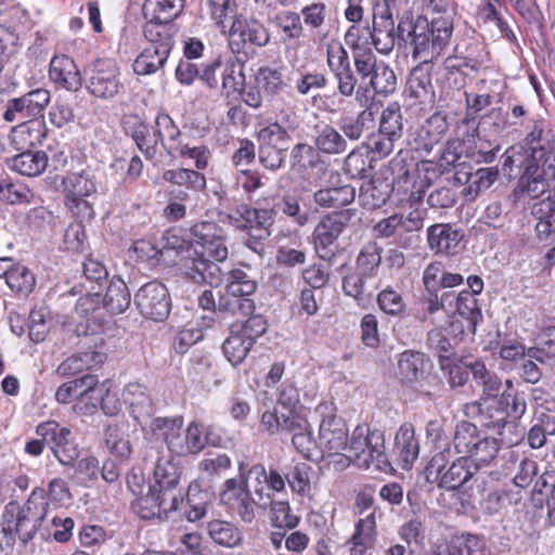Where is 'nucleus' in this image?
Listing matches in <instances>:
<instances>
[{"instance_id": "f257e3e1", "label": "nucleus", "mask_w": 555, "mask_h": 555, "mask_svg": "<svg viewBox=\"0 0 555 555\" xmlns=\"http://www.w3.org/2000/svg\"><path fill=\"white\" fill-rule=\"evenodd\" d=\"M194 244L201 249H194L184 260L185 274L197 284L218 286L223 281V272L218 262L228 259L224 230L215 222L203 221L191 228Z\"/></svg>"}, {"instance_id": "f03ea898", "label": "nucleus", "mask_w": 555, "mask_h": 555, "mask_svg": "<svg viewBox=\"0 0 555 555\" xmlns=\"http://www.w3.org/2000/svg\"><path fill=\"white\" fill-rule=\"evenodd\" d=\"M453 23L448 18H431L409 14L400 17L397 37L403 41L414 61L434 63L449 47Z\"/></svg>"}, {"instance_id": "7ed1b4c3", "label": "nucleus", "mask_w": 555, "mask_h": 555, "mask_svg": "<svg viewBox=\"0 0 555 555\" xmlns=\"http://www.w3.org/2000/svg\"><path fill=\"white\" fill-rule=\"evenodd\" d=\"M182 417H155L151 423V431L162 437L168 450L178 456L196 455L207 444L221 443V437L215 434L212 426L193 421L182 430Z\"/></svg>"}, {"instance_id": "20e7f679", "label": "nucleus", "mask_w": 555, "mask_h": 555, "mask_svg": "<svg viewBox=\"0 0 555 555\" xmlns=\"http://www.w3.org/2000/svg\"><path fill=\"white\" fill-rule=\"evenodd\" d=\"M257 289V282L245 271L234 269L229 271L225 294L215 300L211 291H204L198 297V305L204 310H214L231 315L246 317L255 311V301L250 298Z\"/></svg>"}, {"instance_id": "39448f33", "label": "nucleus", "mask_w": 555, "mask_h": 555, "mask_svg": "<svg viewBox=\"0 0 555 555\" xmlns=\"http://www.w3.org/2000/svg\"><path fill=\"white\" fill-rule=\"evenodd\" d=\"M346 456L353 460L359 467H370L375 464L382 468L388 464L385 453V437L379 429L371 430L366 425H358L346 448Z\"/></svg>"}, {"instance_id": "423d86ee", "label": "nucleus", "mask_w": 555, "mask_h": 555, "mask_svg": "<svg viewBox=\"0 0 555 555\" xmlns=\"http://www.w3.org/2000/svg\"><path fill=\"white\" fill-rule=\"evenodd\" d=\"M320 418L318 446L324 454H341L348 447V427L331 402H321L314 410Z\"/></svg>"}, {"instance_id": "0eeeda50", "label": "nucleus", "mask_w": 555, "mask_h": 555, "mask_svg": "<svg viewBox=\"0 0 555 555\" xmlns=\"http://www.w3.org/2000/svg\"><path fill=\"white\" fill-rule=\"evenodd\" d=\"M430 369L431 363L423 352L405 350L399 354L396 374L402 385L411 387L422 397L433 399L430 384L436 377L430 374Z\"/></svg>"}, {"instance_id": "6e6552de", "label": "nucleus", "mask_w": 555, "mask_h": 555, "mask_svg": "<svg viewBox=\"0 0 555 555\" xmlns=\"http://www.w3.org/2000/svg\"><path fill=\"white\" fill-rule=\"evenodd\" d=\"M87 90L98 99L113 100L125 93V85L120 79V68L109 59H98L85 69Z\"/></svg>"}, {"instance_id": "1a4fd4ad", "label": "nucleus", "mask_w": 555, "mask_h": 555, "mask_svg": "<svg viewBox=\"0 0 555 555\" xmlns=\"http://www.w3.org/2000/svg\"><path fill=\"white\" fill-rule=\"evenodd\" d=\"M223 490L220 493V500L234 511L244 522H251L255 518V508H266L270 503V494L262 493V488L255 487L254 494L247 489V480L240 485L235 478H230L224 482Z\"/></svg>"}, {"instance_id": "9d476101", "label": "nucleus", "mask_w": 555, "mask_h": 555, "mask_svg": "<svg viewBox=\"0 0 555 555\" xmlns=\"http://www.w3.org/2000/svg\"><path fill=\"white\" fill-rule=\"evenodd\" d=\"M36 433L62 465L72 466L79 457L80 450L76 436L68 427L61 426L55 421H49L39 424Z\"/></svg>"}, {"instance_id": "9b49d317", "label": "nucleus", "mask_w": 555, "mask_h": 555, "mask_svg": "<svg viewBox=\"0 0 555 555\" xmlns=\"http://www.w3.org/2000/svg\"><path fill=\"white\" fill-rule=\"evenodd\" d=\"M18 503L16 501L9 502L1 516V532L4 541L0 542L1 550H12L16 539L24 545L31 541L37 532H42V525L36 522L35 519L25 517L21 513H16Z\"/></svg>"}, {"instance_id": "f8f14e48", "label": "nucleus", "mask_w": 555, "mask_h": 555, "mask_svg": "<svg viewBox=\"0 0 555 555\" xmlns=\"http://www.w3.org/2000/svg\"><path fill=\"white\" fill-rule=\"evenodd\" d=\"M326 65L337 83V91L341 96H353V88L358 78L351 67L348 51L341 42L331 40L326 44Z\"/></svg>"}, {"instance_id": "ddd939ff", "label": "nucleus", "mask_w": 555, "mask_h": 555, "mask_svg": "<svg viewBox=\"0 0 555 555\" xmlns=\"http://www.w3.org/2000/svg\"><path fill=\"white\" fill-rule=\"evenodd\" d=\"M134 304L144 318L156 322L166 320L171 310L168 289L157 281L141 286L134 294Z\"/></svg>"}, {"instance_id": "4468645a", "label": "nucleus", "mask_w": 555, "mask_h": 555, "mask_svg": "<svg viewBox=\"0 0 555 555\" xmlns=\"http://www.w3.org/2000/svg\"><path fill=\"white\" fill-rule=\"evenodd\" d=\"M527 410L524 392L519 391L512 379H506L501 395L493 401L492 409L485 411V416L490 420L489 425L502 426L507 418L518 420Z\"/></svg>"}, {"instance_id": "2eb2a0df", "label": "nucleus", "mask_w": 555, "mask_h": 555, "mask_svg": "<svg viewBox=\"0 0 555 555\" xmlns=\"http://www.w3.org/2000/svg\"><path fill=\"white\" fill-rule=\"evenodd\" d=\"M227 219L231 225L246 231L249 236L266 240L271 234L270 228L274 221V212L272 209L251 208L244 204L234 212L227 215Z\"/></svg>"}, {"instance_id": "dca6fc26", "label": "nucleus", "mask_w": 555, "mask_h": 555, "mask_svg": "<svg viewBox=\"0 0 555 555\" xmlns=\"http://www.w3.org/2000/svg\"><path fill=\"white\" fill-rule=\"evenodd\" d=\"M354 216V209H345L328 214L320 220L313 232V242L322 259L327 258V248L335 243Z\"/></svg>"}, {"instance_id": "f3484780", "label": "nucleus", "mask_w": 555, "mask_h": 555, "mask_svg": "<svg viewBox=\"0 0 555 555\" xmlns=\"http://www.w3.org/2000/svg\"><path fill=\"white\" fill-rule=\"evenodd\" d=\"M448 130L447 116L435 113L412 133L409 145L413 151L426 156L443 140Z\"/></svg>"}, {"instance_id": "a211bd4d", "label": "nucleus", "mask_w": 555, "mask_h": 555, "mask_svg": "<svg viewBox=\"0 0 555 555\" xmlns=\"http://www.w3.org/2000/svg\"><path fill=\"white\" fill-rule=\"evenodd\" d=\"M466 366L469 367L474 379L482 389L479 401L474 402L470 408L483 415L485 411L492 409V403L501 395L504 384L494 372L486 367L482 361L476 360L473 363H466Z\"/></svg>"}, {"instance_id": "6ab92c4d", "label": "nucleus", "mask_w": 555, "mask_h": 555, "mask_svg": "<svg viewBox=\"0 0 555 555\" xmlns=\"http://www.w3.org/2000/svg\"><path fill=\"white\" fill-rule=\"evenodd\" d=\"M270 41L268 29L256 20L235 18L230 28V47L240 53L246 46L264 47Z\"/></svg>"}, {"instance_id": "aec40b11", "label": "nucleus", "mask_w": 555, "mask_h": 555, "mask_svg": "<svg viewBox=\"0 0 555 555\" xmlns=\"http://www.w3.org/2000/svg\"><path fill=\"white\" fill-rule=\"evenodd\" d=\"M62 184L72 203L70 207L75 206L79 211L85 209L88 217H92L93 210L83 197L96 192L98 182L94 173L89 169L81 172H70L63 178Z\"/></svg>"}, {"instance_id": "412c9836", "label": "nucleus", "mask_w": 555, "mask_h": 555, "mask_svg": "<svg viewBox=\"0 0 555 555\" xmlns=\"http://www.w3.org/2000/svg\"><path fill=\"white\" fill-rule=\"evenodd\" d=\"M387 7L384 11L374 12L372 26H366L371 44L380 54H389L395 47L396 28L395 21Z\"/></svg>"}, {"instance_id": "4be33fe9", "label": "nucleus", "mask_w": 555, "mask_h": 555, "mask_svg": "<svg viewBox=\"0 0 555 555\" xmlns=\"http://www.w3.org/2000/svg\"><path fill=\"white\" fill-rule=\"evenodd\" d=\"M462 230L451 223H436L427 229L428 246L436 254L454 255L461 249Z\"/></svg>"}, {"instance_id": "5701e85b", "label": "nucleus", "mask_w": 555, "mask_h": 555, "mask_svg": "<svg viewBox=\"0 0 555 555\" xmlns=\"http://www.w3.org/2000/svg\"><path fill=\"white\" fill-rule=\"evenodd\" d=\"M165 181L177 185L179 189L171 190L170 194L180 201L190 198V191L201 192L206 188V178L197 170L178 168L166 170L163 175Z\"/></svg>"}, {"instance_id": "b1692460", "label": "nucleus", "mask_w": 555, "mask_h": 555, "mask_svg": "<svg viewBox=\"0 0 555 555\" xmlns=\"http://www.w3.org/2000/svg\"><path fill=\"white\" fill-rule=\"evenodd\" d=\"M48 135L43 118H30L14 126L10 132V141L15 150L31 149L41 145Z\"/></svg>"}, {"instance_id": "393cba45", "label": "nucleus", "mask_w": 555, "mask_h": 555, "mask_svg": "<svg viewBox=\"0 0 555 555\" xmlns=\"http://www.w3.org/2000/svg\"><path fill=\"white\" fill-rule=\"evenodd\" d=\"M49 77L57 86L76 92L82 86V77L74 60L65 54L52 57Z\"/></svg>"}, {"instance_id": "a878e982", "label": "nucleus", "mask_w": 555, "mask_h": 555, "mask_svg": "<svg viewBox=\"0 0 555 555\" xmlns=\"http://www.w3.org/2000/svg\"><path fill=\"white\" fill-rule=\"evenodd\" d=\"M476 472V465L467 456H461L441 474L438 487L447 490L466 488Z\"/></svg>"}, {"instance_id": "bb28decb", "label": "nucleus", "mask_w": 555, "mask_h": 555, "mask_svg": "<svg viewBox=\"0 0 555 555\" xmlns=\"http://www.w3.org/2000/svg\"><path fill=\"white\" fill-rule=\"evenodd\" d=\"M425 215L423 209H413L406 215L398 214L401 248L413 249L420 245Z\"/></svg>"}, {"instance_id": "cd10ccee", "label": "nucleus", "mask_w": 555, "mask_h": 555, "mask_svg": "<svg viewBox=\"0 0 555 555\" xmlns=\"http://www.w3.org/2000/svg\"><path fill=\"white\" fill-rule=\"evenodd\" d=\"M178 28L173 23L145 20L143 35L151 47L171 52Z\"/></svg>"}, {"instance_id": "c85d7f7f", "label": "nucleus", "mask_w": 555, "mask_h": 555, "mask_svg": "<svg viewBox=\"0 0 555 555\" xmlns=\"http://www.w3.org/2000/svg\"><path fill=\"white\" fill-rule=\"evenodd\" d=\"M21 153L9 160V167L26 177L40 176L48 166V156L43 151H33L31 149L20 150Z\"/></svg>"}, {"instance_id": "c756f323", "label": "nucleus", "mask_w": 555, "mask_h": 555, "mask_svg": "<svg viewBox=\"0 0 555 555\" xmlns=\"http://www.w3.org/2000/svg\"><path fill=\"white\" fill-rule=\"evenodd\" d=\"M392 191V182L386 178L376 177L361 186L359 198L363 207L376 209L388 202Z\"/></svg>"}, {"instance_id": "7c9ffc66", "label": "nucleus", "mask_w": 555, "mask_h": 555, "mask_svg": "<svg viewBox=\"0 0 555 555\" xmlns=\"http://www.w3.org/2000/svg\"><path fill=\"white\" fill-rule=\"evenodd\" d=\"M376 539V521L374 512L360 518L354 527V532L350 537L351 555H364V553L374 545Z\"/></svg>"}, {"instance_id": "2f4dec72", "label": "nucleus", "mask_w": 555, "mask_h": 555, "mask_svg": "<svg viewBox=\"0 0 555 555\" xmlns=\"http://www.w3.org/2000/svg\"><path fill=\"white\" fill-rule=\"evenodd\" d=\"M550 130L545 119L531 118L526 127L524 143L531 153V158L542 159L550 143Z\"/></svg>"}, {"instance_id": "473e14b6", "label": "nucleus", "mask_w": 555, "mask_h": 555, "mask_svg": "<svg viewBox=\"0 0 555 555\" xmlns=\"http://www.w3.org/2000/svg\"><path fill=\"white\" fill-rule=\"evenodd\" d=\"M395 447L402 462V467H411L420 453V444L415 438L414 426L411 423H404L400 426L395 437Z\"/></svg>"}, {"instance_id": "72a5a7b5", "label": "nucleus", "mask_w": 555, "mask_h": 555, "mask_svg": "<svg viewBox=\"0 0 555 555\" xmlns=\"http://www.w3.org/2000/svg\"><path fill=\"white\" fill-rule=\"evenodd\" d=\"M539 159H528L525 170L519 179V186L530 197L543 195L552 186V182L540 170Z\"/></svg>"}, {"instance_id": "f704fd0d", "label": "nucleus", "mask_w": 555, "mask_h": 555, "mask_svg": "<svg viewBox=\"0 0 555 555\" xmlns=\"http://www.w3.org/2000/svg\"><path fill=\"white\" fill-rule=\"evenodd\" d=\"M125 422L108 424L104 430V442L108 451L116 457L126 461L132 449Z\"/></svg>"}, {"instance_id": "c9c22d12", "label": "nucleus", "mask_w": 555, "mask_h": 555, "mask_svg": "<svg viewBox=\"0 0 555 555\" xmlns=\"http://www.w3.org/2000/svg\"><path fill=\"white\" fill-rule=\"evenodd\" d=\"M155 137L165 151L175 156L181 144L182 133L172 118L166 113H159L155 119Z\"/></svg>"}, {"instance_id": "e433bc0d", "label": "nucleus", "mask_w": 555, "mask_h": 555, "mask_svg": "<svg viewBox=\"0 0 555 555\" xmlns=\"http://www.w3.org/2000/svg\"><path fill=\"white\" fill-rule=\"evenodd\" d=\"M454 312L465 322V328L468 333L475 334L477 325L482 321V312L473 293L454 294Z\"/></svg>"}, {"instance_id": "4c0bfd02", "label": "nucleus", "mask_w": 555, "mask_h": 555, "mask_svg": "<svg viewBox=\"0 0 555 555\" xmlns=\"http://www.w3.org/2000/svg\"><path fill=\"white\" fill-rule=\"evenodd\" d=\"M241 328L231 324L230 334L222 344L223 353L232 365L242 363L254 346L251 340L241 333Z\"/></svg>"}, {"instance_id": "58836bf2", "label": "nucleus", "mask_w": 555, "mask_h": 555, "mask_svg": "<svg viewBox=\"0 0 555 555\" xmlns=\"http://www.w3.org/2000/svg\"><path fill=\"white\" fill-rule=\"evenodd\" d=\"M185 0H145L142 8L145 20L169 22L183 11Z\"/></svg>"}, {"instance_id": "ea45409f", "label": "nucleus", "mask_w": 555, "mask_h": 555, "mask_svg": "<svg viewBox=\"0 0 555 555\" xmlns=\"http://www.w3.org/2000/svg\"><path fill=\"white\" fill-rule=\"evenodd\" d=\"M356 189L349 184L320 189L313 194L314 202L324 208H340L351 204Z\"/></svg>"}, {"instance_id": "a19ab883", "label": "nucleus", "mask_w": 555, "mask_h": 555, "mask_svg": "<svg viewBox=\"0 0 555 555\" xmlns=\"http://www.w3.org/2000/svg\"><path fill=\"white\" fill-rule=\"evenodd\" d=\"M130 304L131 296L127 284L124 280L114 278L103 296L105 309L113 314H119L125 312Z\"/></svg>"}, {"instance_id": "79ce46f5", "label": "nucleus", "mask_w": 555, "mask_h": 555, "mask_svg": "<svg viewBox=\"0 0 555 555\" xmlns=\"http://www.w3.org/2000/svg\"><path fill=\"white\" fill-rule=\"evenodd\" d=\"M375 121L374 107L362 109L356 117H345L339 121V129L345 139L359 140L365 130L373 128Z\"/></svg>"}, {"instance_id": "37998d69", "label": "nucleus", "mask_w": 555, "mask_h": 555, "mask_svg": "<svg viewBox=\"0 0 555 555\" xmlns=\"http://www.w3.org/2000/svg\"><path fill=\"white\" fill-rule=\"evenodd\" d=\"M314 144L318 151L328 155L343 154L348 150L345 137L331 125H324L317 130Z\"/></svg>"}, {"instance_id": "c03bdc74", "label": "nucleus", "mask_w": 555, "mask_h": 555, "mask_svg": "<svg viewBox=\"0 0 555 555\" xmlns=\"http://www.w3.org/2000/svg\"><path fill=\"white\" fill-rule=\"evenodd\" d=\"M430 64L418 62L409 75L408 87L411 96L417 100H426L433 93Z\"/></svg>"}, {"instance_id": "a18cd8bd", "label": "nucleus", "mask_w": 555, "mask_h": 555, "mask_svg": "<svg viewBox=\"0 0 555 555\" xmlns=\"http://www.w3.org/2000/svg\"><path fill=\"white\" fill-rule=\"evenodd\" d=\"M169 52L149 46L134 60L133 70L138 75H152L166 64Z\"/></svg>"}, {"instance_id": "49530a36", "label": "nucleus", "mask_w": 555, "mask_h": 555, "mask_svg": "<svg viewBox=\"0 0 555 555\" xmlns=\"http://www.w3.org/2000/svg\"><path fill=\"white\" fill-rule=\"evenodd\" d=\"M175 242L170 243V238H167V243L162 247H158L155 243L150 240H139L133 244V250L138 255V258L142 260L158 259L160 256L169 254L171 250L180 253L184 248V242L179 240L177 236H172Z\"/></svg>"}, {"instance_id": "de8ad7c7", "label": "nucleus", "mask_w": 555, "mask_h": 555, "mask_svg": "<svg viewBox=\"0 0 555 555\" xmlns=\"http://www.w3.org/2000/svg\"><path fill=\"white\" fill-rule=\"evenodd\" d=\"M378 131L400 140L403 134V115L398 102H390L383 109L379 117Z\"/></svg>"}, {"instance_id": "09e8293b", "label": "nucleus", "mask_w": 555, "mask_h": 555, "mask_svg": "<svg viewBox=\"0 0 555 555\" xmlns=\"http://www.w3.org/2000/svg\"><path fill=\"white\" fill-rule=\"evenodd\" d=\"M49 508L50 505L46 499L44 490L36 488L31 491L30 495L23 505L18 504V509H16V513H21L25 517L35 519L36 522H39L43 526L48 518Z\"/></svg>"}, {"instance_id": "8fccbe9b", "label": "nucleus", "mask_w": 555, "mask_h": 555, "mask_svg": "<svg viewBox=\"0 0 555 555\" xmlns=\"http://www.w3.org/2000/svg\"><path fill=\"white\" fill-rule=\"evenodd\" d=\"M482 435L483 433L475 424L466 421L460 422L453 437L455 450L457 453L464 454L463 456H468Z\"/></svg>"}, {"instance_id": "3c124183", "label": "nucleus", "mask_w": 555, "mask_h": 555, "mask_svg": "<svg viewBox=\"0 0 555 555\" xmlns=\"http://www.w3.org/2000/svg\"><path fill=\"white\" fill-rule=\"evenodd\" d=\"M383 248L376 242L365 243L356 259V270L362 275L376 276L382 263Z\"/></svg>"}, {"instance_id": "603ef678", "label": "nucleus", "mask_w": 555, "mask_h": 555, "mask_svg": "<svg viewBox=\"0 0 555 555\" xmlns=\"http://www.w3.org/2000/svg\"><path fill=\"white\" fill-rule=\"evenodd\" d=\"M105 357L104 353L98 351L74 354L59 365L57 372L62 375H76L92 365L102 363Z\"/></svg>"}, {"instance_id": "864d4df0", "label": "nucleus", "mask_w": 555, "mask_h": 555, "mask_svg": "<svg viewBox=\"0 0 555 555\" xmlns=\"http://www.w3.org/2000/svg\"><path fill=\"white\" fill-rule=\"evenodd\" d=\"M133 398L130 401V413L133 420L142 427H151L154 414V403L150 395L145 393L140 386H135L132 392Z\"/></svg>"}, {"instance_id": "5fc2aeb1", "label": "nucleus", "mask_w": 555, "mask_h": 555, "mask_svg": "<svg viewBox=\"0 0 555 555\" xmlns=\"http://www.w3.org/2000/svg\"><path fill=\"white\" fill-rule=\"evenodd\" d=\"M508 126L507 113L501 107L491 108L480 116L477 133L485 137H496L502 134Z\"/></svg>"}, {"instance_id": "6e6d98bb", "label": "nucleus", "mask_w": 555, "mask_h": 555, "mask_svg": "<svg viewBox=\"0 0 555 555\" xmlns=\"http://www.w3.org/2000/svg\"><path fill=\"white\" fill-rule=\"evenodd\" d=\"M443 547L447 555H486L483 542L474 534L455 535Z\"/></svg>"}, {"instance_id": "4d7b16f0", "label": "nucleus", "mask_w": 555, "mask_h": 555, "mask_svg": "<svg viewBox=\"0 0 555 555\" xmlns=\"http://www.w3.org/2000/svg\"><path fill=\"white\" fill-rule=\"evenodd\" d=\"M366 83L373 89L374 94L387 96L397 89V76L388 64L379 61L374 75Z\"/></svg>"}, {"instance_id": "13d9d810", "label": "nucleus", "mask_w": 555, "mask_h": 555, "mask_svg": "<svg viewBox=\"0 0 555 555\" xmlns=\"http://www.w3.org/2000/svg\"><path fill=\"white\" fill-rule=\"evenodd\" d=\"M208 534L216 543L227 547L236 546L242 540V533L234 525L218 519L208 524Z\"/></svg>"}, {"instance_id": "bf43d9fd", "label": "nucleus", "mask_w": 555, "mask_h": 555, "mask_svg": "<svg viewBox=\"0 0 555 555\" xmlns=\"http://www.w3.org/2000/svg\"><path fill=\"white\" fill-rule=\"evenodd\" d=\"M5 283L12 292L29 294L36 285V279L28 268L13 262L5 278Z\"/></svg>"}, {"instance_id": "052dcab7", "label": "nucleus", "mask_w": 555, "mask_h": 555, "mask_svg": "<svg viewBox=\"0 0 555 555\" xmlns=\"http://www.w3.org/2000/svg\"><path fill=\"white\" fill-rule=\"evenodd\" d=\"M500 450V442L496 438L487 436L483 434L480 437L477 446L473 449L470 454L467 456L477 469L481 466H488L492 461L496 459Z\"/></svg>"}, {"instance_id": "680f3d73", "label": "nucleus", "mask_w": 555, "mask_h": 555, "mask_svg": "<svg viewBox=\"0 0 555 555\" xmlns=\"http://www.w3.org/2000/svg\"><path fill=\"white\" fill-rule=\"evenodd\" d=\"M272 24L283 33L284 41L298 39L304 34L300 14L294 11L278 12Z\"/></svg>"}, {"instance_id": "e2e57ef3", "label": "nucleus", "mask_w": 555, "mask_h": 555, "mask_svg": "<svg viewBox=\"0 0 555 555\" xmlns=\"http://www.w3.org/2000/svg\"><path fill=\"white\" fill-rule=\"evenodd\" d=\"M154 478L153 487H180L181 469L171 460L158 459L154 468Z\"/></svg>"}, {"instance_id": "0e129e2a", "label": "nucleus", "mask_w": 555, "mask_h": 555, "mask_svg": "<svg viewBox=\"0 0 555 555\" xmlns=\"http://www.w3.org/2000/svg\"><path fill=\"white\" fill-rule=\"evenodd\" d=\"M378 308L387 315L402 317L406 305L402 295L391 286L382 289L376 297Z\"/></svg>"}, {"instance_id": "69168bd1", "label": "nucleus", "mask_w": 555, "mask_h": 555, "mask_svg": "<svg viewBox=\"0 0 555 555\" xmlns=\"http://www.w3.org/2000/svg\"><path fill=\"white\" fill-rule=\"evenodd\" d=\"M154 488L164 519H167L170 513L179 511L181 505H184V489L182 487Z\"/></svg>"}, {"instance_id": "338daca9", "label": "nucleus", "mask_w": 555, "mask_h": 555, "mask_svg": "<svg viewBox=\"0 0 555 555\" xmlns=\"http://www.w3.org/2000/svg\"><path fill=\"white\" fill-rule=\"evenodd\" d=\"M289 132L279 122H272L258 132V142L261 146L288 150Z\"/></svg>"}, {"instance_id": "774afa93", "label": "nucleus", "mask_w": 555, "mask_h": 555, "mask_svg": "<svg viewBox=\"0 0 555 555\" xmlns=\"http://www.w3.org/2000/svg\"><path fill=\"white\" fill-rule=\"evenodd\" d=\"M532 214L538 219L535 231L539 240L555 241V214L550 211L546 205H534Z\"/></svg>"}]
</instances>
